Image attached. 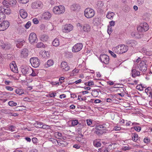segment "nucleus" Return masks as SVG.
I'll return each mask as SVG.
<instances>
[{"mask_svg": "<svg viewBox=\"0 0 152 152\" xmlns=\"http://www.w3.org/2000/svg\"><path fill=\"white\" fill-rule=\"evenodd\" d=\"M126 42L129 46L132 47L135 46L137 44V42L134 40H127Z\"/></svg>", "mask_w": 152, "mask_h": 152, "instance_id": "a211bd4d", "label": "nucleus"}, {"mask_svg": "<svg viewBox=\"0 0 152 152\" xmlns=\"http://www.w3.org/2000/svg\"><path fill=\"white\" fill-rule=\"evenodd\" d=\"M61 68L63 70L65 71H68L70 67L65 62H62L61 64Z\"/></svg>", "mask_w": 152, "mask_h": 152, "instance_id": "2eb2a0df", "label": "nucleus"}, {"mask_svg": "<svg viewBox=\"0 0 152 152\" xmlns=\"http://www.w3.org/2000/svg\"><path fill=\"white\" fill-rule=\"evenodd\" d=\"M132 138L134 141H136L138 140V135L136 133L132 134Z\"/></svg>", "mask_w": 152, "mask_h": 152, "instance_id": "2f4dec72", "label": "nucleus"}, {"mask_svg": "<svg viewBox=\"0 0 152 152\" xmlns=\"http://www.w3.org/2000/svg\"><path fill=\"white\" fill-rule=\"evenodd\" d=\"M137 3L138 4L141 5L143 4L144 3V0H138Z\"/></svg>", "mask_w": 152, "mask_h": 152, "instance_id": "774afa93", "label": "nucleus"}, {"mask_svg": "<svg viewBox=\"0 0 152 152\" xmlns=\"http://www.w3.org/2000/svg\"><path fill=\"white\" fill-rule=\"evenodd\" d=\"M138 67L140 70L142 71L145 72L147 70L146 65L144 61H142Z\"/></svg>", "mask_w": 152, "mask_h": 152, "instance_id": "ddd939ff", "label": "nucleus"}, {"mask_svg": "<svg viewBox=\"0 0 152 152\" xmlns=\"http://www.w3.org/2000/svg\"><path fill=\"white\" fill-rule=\"evenodd\" d=\"M6 88L8 90L10 91H12L13 89V88H12L11 87L8 86H6Z\"/></svg>", "mask_w": 152, "mask_h": 152, "instance_id": "bf43d9fd", "label": "nucleus"}, {"mask_svg": "<svg viewBox=\"0 0 152 152\" xmlns=\"http://www.w3.org/2000/svg\"><path fill=\"white\" fill-rule=\"evenodd\" d=\"M110 26H114L115 25V22L113 21H111L109 22Z\"/></svg>", "mask_w": 152, "mask_h": 152, "instance_id": "e2e57ef3", "label": "nucleus"}, {"mask_svg": "<svg viewBox=\"0 0 152 152\" xmlns=\"http://www.w3.org/2000/svg\"><path fill=\"white\" fill-rule=\"evenodd\" d=\"M32 69L28 66H23L22 68L21 72L22 74L25 75H29L31 73Z\"/></svg>", "mask_w": 152, "mask_h": 152, "instance_id": "39448f33", "label": "nucleus"}, {"mask_svg": "<svg viewBox=\"0 0 152 152\" xmlns=\"http://www.w3.org/2000/svg\"><path fill=\"white\" fill-rule=\"evenodd\" d=\"M145 92L147 95H149V96L150 97L152 92V89L151 87H148L145 89Z\"/></svg>", "mask_w": 152, "mask_h": 152, "instance_id": "bb28decb", "label": "nucleus"}, {"mask_svg": "<svg viewBox=\"0 0 152 152\" xmlns=\"http://www.w3.org/2000/svg\"><path fill=\"white\" fill-rule=\"evenodd\" d=\"M78 124V121L77 120H73L72 121V126H75Z\"/></svg>", "mask_w": 152, "mask_h": 152, "instance_id": "37998d69", "label": "nucleus"}, {"mask_svg": "<svg viewBox=\"0 0 152 152\" xmlns=\"http://www.w3.org/2000/svg\"><path fill=\"white\" fill-rule=\"evenodd\" d=\"M92 123V122L91 120H87V124L88 125L90 126L91 124Z\"/></svg>", "mask_w": 152, "mask_h": 152, "instance_id": "69168bd1", "label": "nucleus"}, {"mask_svg": "<svg viewBox=\"0 0 152 152\" xmlns=\"http://www.w3.org/2000/svg\"><path fill=\"white\" fill-rule=\"evenodd\" d=\"M9 22L7 21H4L0 24V31H3L9 26Z\"/></svg>", "mask_w": 152, "mask_h": 152, "instance_id": "6e6552de", "label": "nucleus"}, {"mask_svg": "<svg viewBox=\"0 0 152 152\" xmlns=\"http://www.w3.org/2000/svg\"><path fill=\"white\" fill-rule=\"evenodd\" d=\"M25 41L24 40L21 41L20 40H18L17 41L18 43L16 44V46L19 48H20L23 45V43Z\"/></svg>", "mask_w": 152, "mask_h": 152, "instance_id": "cd10ccee", "label": "nucleus"}, {"mask_svg": "<svg viewBox=\"0 0 152 152\" xmlns=\"http://www.w3.org/2000/svg\"><path fill=\"white\" fill-rule=\"evenodd\" d=\"M43 124L40 122H37L35 124V126L37 127L42 128L43 127Z\"/></svg>", "mask_w": 152, "mask_h": 152, "instance_id": "e433bc0d", "label": "nucleus"}, {"mask_svg": "<svg viewBox=\"0 0 152 152\" xmlns=\"http://www.w3.org/2000/svg\"><path fill=\"white\" fill-rule=\"evenodd\" d=\"M115 15V14L113 12H108L106 15V17L108 19H112Z\"/></svg>", "mask_w": 152, "mask_h": 152, "instance_id": "a878e982", "label": "nucleus"}, {"mask_svg": "<svg viewBox=\"0 0 152 152\" xmlns=\"http://www.w3.org/2000/svg\"><path fill=\"white\" fill-rule=\"evenodd\" d=\"M65 11V7L62 5L55 7L53 9V11L56 14H60L64 12Z\"/></svg>", "mask_w": 152, "mask_h": 152, "instance_id": "f03ea898", "label": "nucleus"}, {"mask_svg": "<svg viewBox=\"0 0 152 152\" xmlns=\"http://www.w3.org/2000/svg\"><path fill=\"white\" fill-rule=\"evenodd\" d=\"M132 76L135 78L136 76L140 75V72L137 71L136 69H133L132 70Z\"/></svg>", "mask_w": 152, "mask_h": 152, "instance_id": "4be33fe9", "label": "nucleus"}, {"mask_svg": "<svg viewBox=\"0 0 152 152\" xmlns=\"http://www.w3.org/2000/svg\"><path fill=\"white\" fill-rule=\"evenodd\" d=\"M4 13L7 14L9 15L11 13L10 10L8 7H7V8L5 9Z\"/></svg>", "mask_w": 152, "mask_h": 152, "instance_id": "79ce46f5", "label": "nucleus"}, {"mask_svg": "<svg viewBox=\"0 0 152 152\" xmlns=\"http://www.w3.org/2000/svg\"><path fill=\"white\" fill-rule=\"evenodd\" d=\"M104 5L103 3L102 2V1H99L97 2V6L98 7H102Z\"/></svg>", "mask_w": 152, "mask_h": 152, "instance_id": "864d4df0", "label": "nucleus"}, {"mask_svg": "<svg viewBox=\"0 0 152 152\" xmlns=\"http://www.w3.org/2000/svg\"><path fill=\"white\" fill-rule=\"evenodd\" d=\"M6 43H4V42L1 40H0V45L1 46L2 48H5Z\"/></svg>", "mask_w": 152, "mask_h": 152, "instance_id": "a18cd8bd", "label": "nucleus"}, {"mask_svg": "<svg viewBox=\"0 0 152 152\" xmlns=\"http://www.w3.org/2000/svg\"><path fill=\"white\" fill-rule=\"evenodd\" d=\"M6 16L3 12H0V21H1L5 19Z\"/></svg>", "mask_w": 152, "mask_h": 152, "instance_id": "72a5a7b5", "label": "nucleus"}, {"mask_svg": "<svg viewBox=\"0 0 152 152\" xmlns=\"http://www.w3.org/2000/svg\"><path fill=\"white\" fill-rule=\"evenodd\" d=\"M31 22L29 21L28 22L25 26V27L26 28H29V27L31 26Z\"/></svg>", "mask_w": 152, "mask_h": 152, "instance_id": "09e8293b", "label": "nucleus"}, {"mask_svg": "<svg viewBox=\"0 0 152 152\" xmlns=\"http://www.w3.org/2000/svg\"><path fill=\"white\" fill-rule=\"evenodd\" d=\"M11 45L8 43H6L5 46V48L7 49H9L11 48Z\"/></svg>", "mask_w": 152, "mask_h": 152, "instance_id": "5fc2aeb1", "label": "nucleus"}, {"mask_svg": "<svg viewBox=\"0 0 152 152\" xmlns=\"http://www.w3.org/2000/svg\"><path fill=\"white\" fill-rule=\"evenodd\" d=\"M3 4L7 6V7L9 6V5H11V3H9L6 0H4L2 2Z\"/></svg>", "mask_w": 152, "mask_h": 152, "instance_id": "a19ab883", "label": "nucleus"}, {"mask_svg": "<svg viewBox=\"0 0 152 152\" xmlns=\"http://www.w3.org/2000/svg\"><path fill=\"white\" fill-rule=\"evenodd\" d=\"M53 46L57 47L59 45V42L58 39H55L53 42Z\"/></svg>", "mask_w": 152, "mask_h": 152, "instance_id": "c85d7f7f", "label": "nucleus"}, {"mask_svg": "<svg viewBox=\"0 0 152 152\" xmlns=\"http://www.w3.org/2000/svg\"><path fill=\"white\" fill-rule=\"evenodd\" d=\"M137 29L139 32H140L146 31L144 30V29H142V28L141 27L140 25L137 27Z\"/></svg>", "mask_w": 152, "mask_h": 152, "instance_id": "58836bf2", "label": "nucleus"}, {"mask_svg": "<svg viewBox=\"0 0 152 152\" xmlns=\"http://www.w3.org/2000/svg\"><path fill=\"white\" fill-rule=\"evenodd\" d=\"M73 27L71 24H66L63 27V31L64 32H68L72 29Z\"/></svg>", "mask_w": 152, "mask_h": 152, "instance_id": "f8f14e48", "label": "nucleus"}, {"mask_svg": "<svg viewBox=\"0 0 152 152\" xmlns=\"http://www.w3.org/2000/svg\"><path fill=\"white\" fill-rule=\"evenodd\" d=\"M95 129L96 130L95 131V133L99 136L106 133L107 131L106 127L101 125L96 126Z\"/></svg>", "mask_w": 152, "mask_h": 152, "instance_id": "f257e3e1", "label": "nucleus"}, {"mask_svg": "<svg viewBox=\"0 0 152 152\" xmlns=\"http://www.w3.org/2000/svg\"><path fill=\"white\" fill-rule=\"evenodd\" d=\"M71 8L72 11H78L80 9V6L78 4H73L71 6Z\"/></svg>", "mask_w": 152, "mask_h": 152, "instance_id": "aec40b11", "label": "nucleus"}, {"mask_svg": "<svg viewBox=\"0 0 152 152\" xmlns=\"http://www.w3.org/2000/svg\"><path fill=\"white\" fill-rule=\"evenodd\" d=\"M130 10V8L128 6H125L124 9V11L126 12H128Z\"/></svg>", "mask_w": 152, "mask_h": 152, "instance_id": "c03bdc74", "label": "nucleus"}, {"mask_svg": "<svg viewBox=\"0 0 152 152\" xmlns=\"http://www.w3.org/2000/svg\"><path fill=\"white\" fill-rule=\"evenodd\" d=\"M43 44L42 42H39L38 43L37 45V47L38 48H40L43 47Z\"/></svg>", "mask_w": 152, "mask_h": 152, "instance_id": "4d7b16f0", "label": "nucleus"}, {"mask_svg": "<svg viewBox=\"0 0 152 152\" xmlns=\"http://www.w3.org/2000/svg\"><path fill=\"white\" fill-rule=\"evenodd\" d=\"M99 92L97 90H94L92 93V95L94 96H97L98 95Z\"/></svg>", "mask_w": 152, "mask_h": 152, "instance_id": "4c0bfd02", "label": "nucleus"}, {"mask_svg": "<svg viewBox=\"0 0 152 152\" xmlns=\"http://www.w3.org/2000/svg\"><path fill=\"white\" fill-rule=\"evenodd\" d=\"M90 26L88 24H85L83 27V30L84 31L88 32L90 30Z\"/></svg>", "mask_w": 152, "mask_h": 152, "instance_id": "412c9836", "label": "nucleus"}, {"mask_svg": "<svg viewBox=\"0 0 152 152\" xmlns=\"http://www.w3.org/2000/svg\"><path fill=\"white\" fill-rule=\"evenodd\" d=\"M40 54L42 55V54L43 55H45L46 56L48 57L49 55L48 52H46L45 51H44L42 52H40Z\"/></svg>", "mask_w": 152, "mask_h": 152, "instance_id": "3c124183", "label": "nucleus"}, {"mask_svg": "<svg viewBox=\"0 0 152 152\" xmlns=\"http://www.w3.org/2000/svg\"><path fill=\"white\" fill-rule=\"evenodd\" d=\"M32 141L34 143H37V142L38 140L37 138L34 137L32 138Z\"/></svg>", "mask_w": 152, "mask_h": 152, "instance_id": "052dcab7", "label": "nucleus"}, {"mask_svg": "<svg viewBox=\"0 0 152 152\" xmlns=\"http://www.w3.org/2000/svg\"><path fill=\"white\" fill-rule=\"evenodd\" d=\"M101 61L106 64L109 63V56L105 54L101 55L99 57Z\"/></svg>", "mask_w": 152, "mask_h": 152, "instance_id": "0eeeda50", "label": "nucleus"}, {"mask_svg": "<svg viewBox=\"0 0 152 152\" xmlns=\"http://www.w3.org/2000/svg\"><path fill=\"white\" fill-rule=\"evenodd\" d=\"M42 3L39 1H37L32 3L31 7L33 9H39L42 7Z\"/></svg>", "mask_w": 152, "mask_h": 152, "instance_id": "1a4fd4ad", "label": "nucleus"}, {"mask_svg": "<svg viewBox=\"0 0 152 152\" xmlns=\"http://www.w3.org/2000/svg\"><path fill=\"white\" fill-rule=\"evenodd\" d=\"M8 104L10 106L12 107L15 106L17 105V103L12 101H9Z\"/></svg>", "mask_w": 152, "mask_h": 152, "instance_id": "c9c22d12", "label": "nucleus"}, {"mask_svg": "<svg viewBox=\"0 0 152 152\" xmlns=\"http://www.w3.org/2000/svg\"><path fill=\"white\" fill-rule=\"evenodd\" d=\"M15 92L20 95H21L24 93L22 89L18 88L16 89Z\"/></svg>", "mask_w": 152, "mask_h": 152, "instance_id": "f704fd0d", "label": "nucleus"}, {"mask_svg": "<svg viewBox=\"0 0 152 152\" xmlns=\"http://www.w3.org/2000/svg\"><path fill=\"white\" fill-rule=\"evenodd\" d=\"M83 47V45L82 43H77L72 48V51L74 53L80 51Z\"/></svg>", "mask_w": 152, "mask_h": 152, "instance_id": "423d86ee", "label": "nucleus"}, {"mask_svg": "<svg viewBox=\"0 0 152 152\" xmlns=\"http://www.w3.org/2000/svg\"><path fill=\"white\" fill-rule=\"evenodd\" d=\"M42 16L44 20H48L51 18V15L49 12H47L44 13Z\"/></svg>", "mask_w": 152, "mask_h": 152, "instance_id": "f3484780", "label": "nucleus"}, {"mask_svg": "<svg viewBox=\"0 0 152 152\" xmlns=\"http://www.w3.org/2000/svg\"><path fill=\"white\" fill-rule=\"evenodd\" d=\"M136 88L140 91H142L143 89V87L142 86V85H141L137 86L136 87Z\"/></svg>", "mask_w": 152, "mask_h": 152, "instance_id": "8fccbe9b", "label": "nucleus"}, {"mask_svg": "<svg viewBox=\"0 0 152 152\" xmlns=\"http://www.w3.org/2000/svg\"><path fill=\"white\" fill-rule=\"evenodd\" d=\"M93 144L96 147H100L101 146V144L100 142L96 141H94Z\"/></svg>", "mask_w": 152, "mask_h": 152, "instance_id": "473e14b6", "label": "nucleus"}, {"mask_svg": "<svg viewBox=\"0 0 152 152\" xmlns=\"http://www.w3.org/2000/svg\"><path fill=\"white\" fill-rule=\"evenodd\" d=\"M30 62L33 67L34 68L38 67L40 65V60L37 57H34L30 59Z\"/></svg>", "mask_w": 152, "mask_h": 152, "instance_id": "20e7f679", "label": "nucleus"}, {"mask_svg": "<svg viewBox=\"0 0 152 152\" xmlns=\"http://www.w3.org/2000/svg\"><path fill=\"white\" fill-rule=\"evenodd\" d=\"M55 137L58 139H62L63 138L62 134L59 132H57L55 134Z\"/></svg>", "mask_w": 152, "mask_h": 152, "instance_id": "7c9ffc66", "label": "nucleus"}, {"mask_svg": "<svg viewBox=\"0 0 152 152\" xmlns=\"http://www.w3.org/2000/svg\"><path fill=\"white\" fill-rule=\"evenodd\" d=\"M119 45V49L120 50L121 53L122 54L126 52L128 50V47L124 45Z\"/></svg>", "mask_w": 152, "mask_h": 152, "instance_id": "dca6fc26", "label": "nucleus"}, {"mask_svg": "<svg viewBox=\"0 0 152 152\" xmlns=\"http://www.w3.org/2000/svg\"><path fill=\"white\" fill-rule=\"evenodd\" d=\"M29 41L32 44L37 42V37L35 33H32L30 34L29 37Z\"/></svg>", "mask_w": 152, "mask_h": 152, "instance_id": "9d476101", "label": "nucleus"}, {"mask_svg": "<svg viewBox=\"0 0 152 152\" xmlns=\"http://www.w3.org/2000/svg\"><path fill=\"white\" fill-rule=\"evenodd\" d=\"M18 2L20 3H22L23 4H25L27 2H28L29 1V0H18Z\"/></svg>", "mask_w": 152, "mask_h": 152, "instance_id": "de8ad7c7", "label": "nucleus"}, {"mask_svg": "<svg viewBox=\"0 0 152 152\" xmlns=\"http://www.w3.org/2000/svg\"><path fill=\"white\" fill-rule=\"evenodd\" d=\"M33 23L35 24H37L39 23V21L36 18H34L32 20Z\"/></svg>", "mask_w": 152, "mask_h": 152, "instance_id": "6e6d98bb", "label": "nucleus"}, {"mask_svg": "<svg viewBox=\"0 0 152 152\" xmlns=\"http://www.w3.org/2000/svg\"><path fill=\"white\" fill-rule=\"evenodd\" d=\"M20 14L21 17L23 19L26 18L28 15L26 12L22 9L20 10Z\"/></svg>", "mask_w": 152, "mask_h": 152, "instance_id": "6ab92c4d", "label": "nucleus"}, {"mask_svg": "<svg viewBox=\"0 0 152 152\" xmlns=\"http://www.w3.org/2000/svg\"><path fill=\"white\" fill-rule=\"evenodd\" d=\"M114 129L115 131H119L121 130V127L120 126H116L114 127Z\"/></svg>", "mask_w": 152, "mask_h": 152, "instance_id": "0e129e2a", "label": "nucleus"}, {"mask_svg": "<svg viewBox=\"0 0 152 152\" xmlns=\"http://www.w3.org/2000/svg\"><path fill=\"white\" fill-rule=\"evenodd\" d=\"M10 66L11 69L13 72L16 73L18 72V68L15 61H12L10 64Z\"/></svg>", "mask_w": 152, "mask_h": 152, "instance_id": "9b49d317", "label": "nucleus"}, {"mask_svg": "<svg viewBox=\"0 0 152 152\" xmlns=\"http://www.w3.org/2000/svg\"><path fill=\"white\" fill-rule=\"evenodd\" d=\"M11 4H15L17 2L16 0H10Z\"/></svg>", "mask_w": 152, "mask_h": 152, "instance_id": "338daca9", "label": "nucleus"}, {"mask_svg": "<svg viewBox=\"0 0 152 152\" xmlns=\"http://www.w3.org/2000/svg\"><path fill=\"white\" fill-rule=\"evenodd\" d=\"M15 126L13 125H11L8 127L9 130L12 132L15 131Z\"/></svg>", "mask_w": 152, "mask_h": 152, "instance_id": "ea45409f", "label": "nucleus"}, {"mask_svg": "<svg viewBox=\"0 0 152 152\" xmlns=\"http://www.w3.org/2000/svg\"><path fill=\"white\" fill-rule=\"evenodd\" d=\"M32 72L31 73H30L29 74V75L33 77H34L36 76L37 75L36 73L33 70L32 71Z\"/></svg>", "mask_w": 152, "mask_h": 152, "instance_id": "13d9d810", "label": "nucleus"}, {"mask_svg": "<svg viewBox=\"0 0 152 152\" xmlns=\"http://www.w3.org/2000/svg\"><path fill=\"white\" fill-rule=\"evenodd\" d=\"M48 38V37L46 35L43 34L40 36L41 40L43 42L46 41Z\"/></svg>", "mask_w": 152, "mask_h": 152, "instance_id": "b1692460", "label": "nucleus"}, {"mask_svg": "<svg viewBox=\"0 0 152 152\" xmlns=\"http://www.w3.org/2000/svg\"><path fill=\"white\" fill-rule=\"evenodd\" d=\"M141 27L142 29H144V30L146 31H147L149 29V26L148 24L146 22H144L143 23H141L140 24Z\"/></svg>", "mask_w": 152, "mask_h": 152, "instance_id": "5701e85b", "label": "nucleus"}, {"mask_svg": "<svg viewBox=\"0 0 152 152\" xmlns=\"http://www.w3.org/2000/svg\"><path fill=\"white\" fill-rule=\"evenodd\" d=\"M53 64V61L52 60H49L48 61L47 64L45 65V66L46 67H48L52 65Z\"/></svg>", "mask_w": 152, "mask_h": 152, "instance_id": "c756f323", "label": "nucleus"}, {"mask_svg": "<svg viewBox=\"0 0 152 152\" xmlns=\"http://www.w3.org/2000/svg\"><path fill=\"white\" fill-rule=\"evenodd\" d=\"M112 28L111 27V26H109L108 27V29H107V32L108 34H110L111 32L112 31Z\"/></svg>", "mask_w": 152, "mask_h": 152, "instance_id": "603ef678", "label": "nucleus"}, {"mask_svg": "<svg viewBox=\"0 0 152 152\" xmlns=\"http://www.w3.org/2000/svg\"><path fill=\"white\" fill-rule=\"evenodd\" d=\"M85 16L87 18H92L95 14V12L93 10L90 8H87L84 12Z\"/></svg>", "mask_w": 152, "mask_h": 152, "instance_id": "7ed1b4c3", "label": "nucleus"}, {"mask_svg": "<svg viewBox=\"0 0 152 152\" xmlns=\"http://www.w3.org/2000/svg\"><path fill=\"white\" fill-rule=\"evenodd\" d=\"M119 45H118L113 48V50L115 52L118 54H121L120 50L119 49Z\"/></svg>", "mask_w": 152, "mask_h": 152, "instance_id": "393cba45", "label": "nucleus"}, {"mask_svg": "<svg viewBox=\"0 0 152 152\" xmlns=\"http://www.w3.org/2000/svg\"><path fill=\"white\" fill-rule=\"evenodd\" d=\"M133 128L137 131L140 132L141 129V128L139 126H135L133 127Z\"/></svg>", "mask_w": 152, "mask_h": 152, "instance_id": "49530a36", "label": "nucleus"}, {"mask_svg": "<svg viewBox=\"0 0 152 152\" xmlns=\"http://www.w3.org/2000/svg\"><path fill=\"white\" fill-rule=\"evenodd\" d=\"M28 50L24 48L22 49L21 51V57L23 58H25L28 56Z\"/></svg>", "mask_w": 152, "mask_h": 152, "instance_id": "4468645a", "label": "nucleus"}, {"mask_svg": "<svg viewBox=\"0 0 152 152\" xmlns=\"http://www.w3.org/2000/svg\"><path fill=\"white\" fill-rule=\"evenodd\" d=\"M94 85V83L93 81H89L88 82V84H87L88 86H93Z\"/></svg>", "mask_w": 152, "mask_h": 152, "instance_id": "680f3d73", "label": "nucleus"}]
</instances>
